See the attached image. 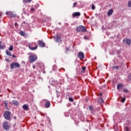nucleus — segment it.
Segmentation results:
<instances>
[{"mask_svg":"<svg viewBox=\"0 0 131 131\" xmlns=\"http://www.w3.org/2000/svg\"><path fill=\"white\" fill-rule=\"evenodd\" d=\"M77 5V3H75L73 4V7L75 8Z\"/></svg>","mask_w":131,"mask_h":131,"instance_id":"29","label":"nucleus"},{"mask_svg":"<svg viewBox=\"0 0 131 131\" xmlns=\"http://www.w3.org/2000/svg\"><path fill=\"white\" fill-rule=\"evenodd\" d=\"M10 67L11 69H14V68H19L20 67V64L18 62H13L10 64Z\"/></svg>","mask_w":131,"mask_h":131,"instance_id":"6","label":"nucleus"},{"mask_svg":"<svg viewBox=\"0 0 131 131\" xmlns=\"http://www.w3.org/2000/svg\"><path fill=\"white\" fill-rule=\"evenodd\" d=\"M6 61H7V62H8V59H6Z\"/></svg>","mask_w":131,"mask_h":131,"instance_id":"42","label":"nucleus"},{"mask_svg":"<svg viewBox=\"0 0 131 131\" xmlns=\"http://www.w3.org/2000/svg\"><path fill=\"white\" fill-rule=\"evenodd\" d=\"M4 104L5 105V108H6V109H8V101H5Z\"/></svg>","mask_w":131,"mask_h":131,"instance_id":"21","label":"nucleus"},{"mask_svg":"<svg viewBox=\"0 0 131 131\" xmlns=\"http://www.w3.org/2000/svg\"><path fill=\"white\" fill-rule=\"evenodd\" d=\"M33 68L34 69H35V65H33Z\"/></svg>","mask_w":131,"mask_h":131,"instance_id":"38","label":"nucleus"},{"mask_svg":"<svg viewBox=\"0 0 131 131\" xmlns=\"http://www.w3.org/2000/svg\"><path fill=\"white\" fill-rule=\"evenodd\" d=\"M6 61H7V62H8V59H6Z\"/></svg>","mask_w":131,"mask_h":131,"instance_id":"41","label":"nucleus"},{"mask_svg":"<svg viewBox=\"0 0 131 131\" xmlns=\"http://www.w3.org/2000/svg\"><path fill=\"white\" fill-rule=\"evenodd\" d=\"M128 7H129V8H131V0L128 3Z\"/></svg>","mask_w":131,"mask_h":131,"instance_id":"27","label":"nucleus"},{"mask_svg":"<svg viewBox=\"0 0 131 131\" xmlns=\"http://www.w3.org/2000/svg\"><path fill=\"white\" fill-rule=\"evenodd\" d=\"M30 63H33L35 61L37 60V56L36 54H32L29 58Z\"/></svg>","mask_w":131,"mask_h":131,"instance_id":"2","label":"nucleus"},{"mask_svg":"<svg viewBox=\"0 0 131 131\" xmlns=\"http://www.w3.org/2000/svg\"><path fill=\"white\" fill-rule=\"evenodd\" d=\"M95 5H92V10H95Z\"/></svg>","mask_w":131,"mask_h":131,"instance_id":"34","label":"nucleus"},{"mask_svg":"<svg viewBox=\"0 0 131 131\" xmlns=\"http://www.w3.org/2000/svg\"><path fill=\"white\" fill-rule=\"evenodd\" d=\"M69 101H70V102H73V101H74V100L73 99V98L70 97L69 98Z\"/></svg>","mask_w":131,"mask_h":131,"instance_id":"28","label":"nucleus"},{"mask_svg":"<svg viewBox=\"0 0 131 131\" xmlns=\"http://www.w3.org/2000/svg\"><path fill=\"white\" fill-rule=\"evenodd\" d=\"M29 48L32 51H35L37 49V44L36 42H32L29 44Z\"/></svg>","mask_w":131,"mask_h":131,"instance_id":"1","label":"nucleus"},{"mask_svg":"<svg viewBox=\"0 0 131 131\" xmlns=\"http://www.w3.org/2000/svg\"><path fill=\"white\" fill-rule=\"evenodd\" d=\"M31 11L32 12H34V8H33V7H32V8H31Z\"/></svg>","mask_w":131,"mask_h":131,"instance_id":"35","label":"nucleus"},{"mask_svg":"<svg viewBox=\"0 0 131 131\" xmlns=\"http://www.w3.org/2000/svg\"><path fill=\"white\" fill-rule=\"evenodd\" d=\"M41 69L42 70H43L44 69H45V66H41Z\"/></svg>","mask_w":131,"mask_h":131,"instance_id":"37","label":"nucleus"},{"mask_svg":"<svg viewBox=\"0 0 131 131\" xmlns=\"http://www.w3.org/2000/svg\"><path fill=\"white\" fill-rule=\"evenodd\" d=\"M113 13V9H110L108 12H107V15L108 16H111Z\"/></svg>","mask_w":131,"mask_h":131,"instance_id":"14","label":"nucleus"},{"mask_svg":"<svg viewBox=\"0 0 131 131\" xmlns=\"http://www.w3.org/2000/svg\"><path fill=\"white\" fill-rule=\"evenodd\" d=\"M12 103L13 104V105H15L16 106H18V105H19V102L17 101V100H13Z\"/></svg>","mask_w":131,"mask_h":131,"instance_id":"13","label":"nucleus"},{"mask_svg":"<svg viewBox=\"0 0 131 131\" xmlns=\"http://www.w3.org/2000/svg\"><path fill=\"white\" fill-rule=\"evenodd\" d=\"M78 57L80 60H82L84 58V54L82 52H79Z\"/></svg>","mask_w":131,"mask_h":131,"instance_id":"9","label":"nucleus"},{"mask_svg":"<svg viewBox=\"0 0 131 131\" xmlns=\"http://www.w3.org/2000/svg\"><path fill=\"white\" fill-rule=\"evenodd\" d=\"M4 117L6 120H10L11 118V113L9 111H6L4 113Z\"/></svg>","mask_w":131,"mask_h":131,"instance_id":"5","label":"nucleus"},{"mask_svg":"<svg viewBox=\"0 0 131 131\" xmlns=\"http://www.w3.org/2000/svg\"><path fill=\"white\" fill-rule=\"evenodd\" d=\"M80 16V13L79 12H74L72 14V16L74 18V17H79Z\"/></svg>","mask_w":131,"mask_h":131,"instance_id":"12","label":"nucleus"},{"mask_svg":"<svg viewBox=\"0 0 131 131\" xmlns=\"http://www.w3.org/2000/svg\"><path fill=\"white\" fill-rule=\"evenodd\" d=\"M100 96H102V94H101Z\"/></svg>","mask_w":131,"mask_h":131,"instance_id":"45","label":"nucleus"},{"mask_svg":"<svg viewBox=\"0 0 131 131\" xmlns=\"http://www.w3.org/2000/svg\"><path fill=\"white\" fill-rule=\"evenodd\" d=\"M126 43L128 44V45H130V39H127Z\"/></svg>","mask_w":131,"mask_h":131,"instance_id":"23","label":"nucleus"},{"mask_svg":"<svg viewBox=\"0 0 131 131\" xmlns=\"http://www.w3.org/2000/svg\"><path fill=\"white\" fill-rule=\"evenodd\" d=\"M14 25H15V26H16V25H18V24H17L16 23H15L14 24Z\"/></svg>","mask_w":131,"mask_h":131,"instance_id":"40","label":"nucleus"},{"mask_svg":"<svg viewBox=\"0 0 131 131\" xmlns=\"http://www.w3.org/2000/svg\"><path fill=\"white\" fill-rule=\"evenodd\" d=\"M32 0H23L24 3H30Z\"/></svg>","mask_w":131,"mask_h":131,"instance_id":"25","label":"nucleus"},{"mask_svg":"<svg viewBox=\"0 0 131 131\" xmlns=\"http://www.w3.org/2000/svg\"><path fill=\"white\" fill-rule=\"evenodd\" d=\"M84 39H87V40H89V38L86 37V36H85L84 37Z\"/></svg>","mask_w":131,"mask_h":131,"instance_id":"36","label":"nucleus"},{"mask_svg":"<svg viewBox=\"0 0 131 131\" xmlns=\"http://www.w3.org/2000/svg\"><path fill=\"white\" fill-rule=\"evenodd\" d=\"M13 48H14V46H13V45H10V47L9 48V50L13 51Z\"/></svg>","mask_w":131,"mask_h":131,"instance_id":"22","label":"nucleus"},{"mask_svg":"<svg viewBox=\"0 0 131 131\" xmlns=\"http://www.w3.org/2000/svg\"><path fill=\"white\" fill-rule=\"evenodd\" d=\"M2 17V15H0V18H1Z\"/></svg>","mask_w":131,"mask_h":131,"instance_id":"43","label":"nucleus"},{"mask_svg":"<svg viewBox=\"0 0 131 131\" xmlns=\"http://www.w3.org/2000/svg\"><path fill=\"white\" fill-rule=\"evenodd\" d=\"M123 92H124V93H128V90H127V89H124Z\"/></svg>","mask_w":131,"mask_h":131,"instance_id":"32","label":"nucleus"},{"mask_svg":"<svg viewBox=\"0 0 131 131\" xmlns=\"http://www.w3.org/2000/svg\"><path fill=\"white\" fill-rule=\"evenodd\" d=\"M98 103H104V100L103 99L100 98L98 100Z\"/></svg>","mask_w":131,"mask_h":131,"instance_id":"19","label":"nucleus"},{"mask_svg":"<svg viewBox=\"0 0 131 131\" xmlns=\"http://www.w3.org/2000/svg\"><path fill=\"white\" fill-rule=\"evenodd\" d=\"M3 128L5 130H9V129L10 128V125H9V123H8V122L5 121L3 123Z\"/></svg>","mask_w":131,"mask_h":131,"instance_id":"7","label":"nucleus"},{"mask_svg":"<svg viewBox=\"0 0 131 131\" xmlns=\"http://www.w3.org/2000/svg\"><path fill=\"white\" fill-rule=\"evenodd\" d=\"M19 34L20 35H21V36H25L26 35V34H25V32H23L22 31H20Z\"/></svg>","mask_w":131,"mask_h":131,"instance_id":"16","label":"nucleus"},{"mask_svg":"<svg viewBox=\"0 0 131 131\" xmlns=\"http://www.w3.org/2000/svg\"><path fill=\"white\" fill-rule=\"evenodd\" d=\"M123 86L122 84H119L117 85V90H121L122 89Z\"/></svg>","mask_w":131,"mask_h":131,"instance_id":"17","label":"nucleus"},{"mask_svg":"<svg viewBox=\"0 0 131 131\" xmlns=\"http://www.w3.org/2000/svg\"><path fill=\"white\" fill-rule=\"evenodd\" d=\"M6 48V46H2V41H0V50H4Z\"/></svg>","mask_w":131,"mask_h":131,"instance_id":"18","label":"nucleus"},{"mask_svg":"<svg viewBox=\"0 0 131 131\" xmlns=\"http://www.w3.org/2000/svg\"><path fill=\"white\" fill-rule=\"evenodd\" d=\"M124 101H125V98H122V99H121V102H122V103H123V102H124Z\"/></svg>","mask_w":131,"mask_h":131,"instance_id":"30","label":"nucleus"},{"mask_svg":"<svg viewBox=\"0 0 131 131\" xmlns=\"http://www.w3.org/2000/svg\"><path fill=\"white\" fill-rule=\"evenodd\" d=\"M13 58H16V56L14 55H12Z\"/></svg>","mask_w":131,"mask_h":131,"instance_id":"39","label":"nucleus"},{"mask_svg":"<svg viewBox=\"0 0 131 131\" xmlns=\"http://www.w3.org/2000/svg\"><path fill=\"white\" fill-rule=\"evenodd\" d=\"M54 40L57 42H60L61 41V37L56 35L54 37Z\"/></svg>","mask_w":131,"mask_h":131,"instance_id":"10","label":"nucleus"},{"mask_svg":"<svg viewBox=\"0 0 131 131\" xmlns=\"http://www.w3.org/2000/svg\"><path fill=\"white\" fill-rule=\"evenodd\" d=\"M6 15H9V16L11 18L16 17V14H15V13L13 12L7 11L6 12Z\"/></svg>","mask_w":131,"mask_h":131,"instance_id":"8","label":"nucleus"},{"mask_svg":"<svg viewBox=\"0 0 131 131\" xmlns=\"http://www.w3.org/2000/svg\"><path fill=\"white\" fill-rule=\"evenodd\" d=\"M14 118H16V117H14Z\"/></svg>","mask_w":131,"mask_h":131,"instance_id":"46","label":"nucleus"},{"mask_svg":"<svg viewBox=\"0 0 131 131\" xmlns=\"http://www.w3.org/2000/svg\"><path fill=\"white\" fill-rule=\"evenodd\" d=\"M76 31L77 32H80V31L82 32H85V31H86V29H85L84 26H79L76 28Z\"/></svg>","mask_w":131,"mask_h":131,"instance_id":"3","label":"nucleus"},{"mask_svg":"<svg viewBox=\"0 0 131 131\" xmlns=\"http://www.w3.org/2000/svg\"><path fill=\"white\" fill-rule=\"evenodd\" d=\"M82 69L83 72L84 73V71H85V67H82Z\"/></svg>","mask_w":131,"mask_h":131,"instance_id":"33","label":"nucleus"},{"mask_svg":"<svg viewBox=\"0 0 131 131\" xmlns=\"http://www.w3.org/2000/svg\"><path fill=\"white\" fill-rule=\"evenodd\" d=\"M23 108L24 110H27V109H28V105H27V104H24L23 105Z\"/></svg>","mask_w":131,"mask_h":131,"instance_id":"15","label":"nucleus"},{"mask_svg":"<svg viewBox=\"0 0 131 131\" xmlns=\"http://www.w3.org/2000/svg\"><path fill=\"white\" fill-rule=\"evenodd\" d=\"M124 130L125 131H129L130 130H129V128H128V127H127V126H126L125 127V128H124Z\"/></svg>","mask_w":131,"mask_h":131,"instance_id":"26","label":"nucleus"},{"mask_svg":"<svg viewBox=\"0 0 131 131\" xmlns=\"http://www.w3.org/2000/svg\"><path fill=\"white\" fill-rule=\"evenodd\" d=\"M6 53L8 56H12V53H11V52L8 50L6 51Z\"/></svg>","mask_w":131,"mask_h":131,"instance_id":"20","label":"nucleus"},{"mask_svg":"<svg viewBox=\"0 0 131 131\" xmlns=\"http://www.w3.org/2000/svg\"><path fill=\"white\" fill-rule=\"evenodd\" d=\"M41 102L42 104H45L46 108H49L50 106H51V102L47 99H43Z\"/></svg>","mask_w":131,"mask_h":131,"instance_id":"4","label":"nucleus"},{"mask_svg":"<svg viewBox=\"0 0 131 131\" xmlns=\"http://www.w3.org/2000/svg\"><path fill=\"white\" fill-rule=\"evenodd\" d=\"M38 43L40 47H41V48H43L46 46L45 42L41 40L38 41Z\"/></svg>","mask_w":131,"mask_h":131,"instance_id":"11","label":"nucleus"},{"mask_svg":"<svg viewBox=\"0 0 131 131\" xmlns=\"http://www.w3.org/2000/svg\"><path fill=\"white\" fill-rule=\"evenodd\" d=\"M113 69H116V70H118V69H119V67L118 66H114L113 67Z\"/></svg>","mask_w":131,"mask_h":131,"instance_id":"24","label":"nucleus"},{"mask_svg":"<svg viewBox=\"0 0 131 131\" xmlns=\"http://www.w3.org/2000/svg\"><path fill=\"white\" fill-rule=\"evenodd\" d=\"M90 107V110L92 111L94 110V107L92 106H89Z\"/></svg>","mask_w":131,"mask_h":131,"instance_id":"31","label":"nucleus"},{"mask_svg":"<svg viewBox=\"0 0 131 131\" xmlns=\"http://www.w3.org/2000/svg\"><path fill=\"white\" fill-rule=\"evenodd\" d=\"M23 23H25V21H23Z\"/></svg>","mask_w":131,"mask_h":131,"instance_id":"44","label":"nucleus"}]
</instances>
